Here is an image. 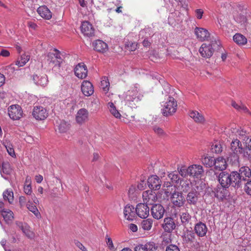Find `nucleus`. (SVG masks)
<instances>
[{
    "label": "nucleus",
    "instance_id": "f257e3e1",
    "mask_svg": "<svg viewBox=\"0 0 251 251\" xmlns=\"http://www.w3.org/2000/svg\"><path fill=\"white\" fill-rule=\"evenodd\" d=\"M251 178V169L246 166L240 168L239 171H232L230 174L222 172L218 176V180L222 187L231 186L236 189L241 188L243 181Z\"/></svg>",
    "mask_w": 251,
    "mask_h": 251
},
{
    "label": "nucleus",
    "instance_id": "f03ea898",
    "mask_svg": "<svg viewBox=\"0 0 251 251\" xmlns=\"http://www.w3.org/2000/svg\"><path fill=\"white\" fill-rule=\"evenodd\" d=\"M176 101L173 97H169L168 100L164 104V107L162 109L164 116H168L176 112L177 108Z\"/></svg>",
    "mask_w": 251,
    "mask_h": 251
},
{
    "label": "nucleus",
    "instance_id": "7ed1b4c3",
    "mask_svg": "<svg viewBox=\"0 0 251 251\" xmlns=\"http://www.w3.org/2000/svg\"><path fill=\"white\" fill-rule=\"evenodd\" d=\"M216 45L217 43L216 42H212L211 44H209L203 43L200 47L199 52L203 57L210 58L213 54L214 47Z\"/></svg>",
    "mask_w": 251,
    "mask_h": 251
},
{
    "label": "nucleus",
    "instance_id": "20e7f679",
    "mask_svg": "<svg viewBox=\"0 0 251 251\" xmlns=\"http://www.w3.org/2000/svg\"><path fill=\"white\" fill-rule=\"evenodd\" d=\"M197 189H198V186L192 188L187 195L186 201L190 205H196L199 201V199L200 198V193L197 190Z\"/></svg>",
    "mask_w": 251,
    "mask_h": 251
},
{
    "label": "nucleus",
    "instance_id": "39448f33",
    "mask_svg": "<svg viewBox=\"0 0 251 251\" xmlns=\"http://www.w3.org/2000/svg\"><path fill=\"white\" fill-rule=\"evenodd\" d=\"M23 111L19 105H12L8 108V115L13 120H17L21 118Z\"/></svg>",
    "mask_w": 251,
    "mask_h": 251
},
{
    "label": "nucleus",
    "instance_id": "423d86ee",
    "mask_svg": "<svg viewBox=\"0 0 251 251\" xmlns=\"http://www.w3.org/2000/svg\"><path fill=\"white\" fill-rule=\"evenodd\" d=\"M32 115L37 120H44L48 117V113L44 107L37 106L33 108Z\"/></svg>",
    "mask_w": 251,
    "mask_h": 251
},
{
    "label": "nucleus",
    "instance_id": "0eeeda50",
    "mask_svg": "<svg viewBox=\"0 0 251 251\" xmlns=\"http://www.w3.org/2000/svg\"><path fill=\"white\" fill-rule=\"evenodd\" d=\"M183 237V241L188 244H193L194 247L199 246V243L196 240L195 233L191 230H187L184 234Z\"/></svg>",
    "mask_w": 251,
    "mask_h": 251
},
{
    "label": "nucleus",
    "instance_id": "6e6552de",
    "mask_svg": "<svg viewBox=\"0 0 251 251\" xmlns=\"http://www.w3.org/2000/svg\"><path fill=\"white\" fill-rule=\"evenodd\" d=\"M150 208L145 203H139L136 207V215L140 218L145 219L149 215Z\"/></svg>",
    "mask_w": 251,
    "mask_h": 251
},
{
    "label": "nucleus",
    "instance_id": "1a4fd4ad",
    "mask_svg": "<svg viewBox=\"0 0 251 251\" xmlns=\"http://www.w3.org/2000/svg\"><path fill=\"white\" fill-rule=\"evenodd\" d=\"M151 211L152 217L155 219L159 220L163 218L165 209L161 204H155L152 206Z\"/></svg>",
    "mask_w": 251,
    "mask_h": 251
},
{
    "label": "nucleus",
    "instance_id": "9d476101",
    "mask_svg": "<svg viewBox=\"0 0 251 251\" xmlns=\"http://www.w3.org/2000/svg\"><path fill=\"white\" fill-rule=\"evenodd\" d=\"M161 180L156 175H152L148 179V186L151 190H159L161 187Z\"/></svg>",
    "mask_w": 251,
    "mask_h": 251
},
{
    "label": "nucleus",
    "instance_id": "9b49d317",
    "mask_svg": "<svg viewBox=\"0 0 251 251\" xmlns=\"http://www.w3.org/2000/svg\"><path fill=\"white\" fill-rule=\"evenodd\" d=\"M82 33L88 37H92L94 35L95 29L91 24L88 21H84L82 23L80 27Z\"/></svg>",
    "mask_w": 251,
    "mask_h": 251
},
{
    "label": "nucleus",
    "instance_id": "f8f14e48",
    "mask_svg": "<svg viewBox=\"0 0 251 251\" xmlns=\"http://www.w3.org/2000/svg\"><path fill=\"white\" fill-rule=\"evenodd\" d=\"M173 203L177 207H181L185 202V200L181 192H176L171 197Z\"/></svg>",
    "mask_w": 251,
    "mask_h": 251
},
{
    "label": "nucleus",
    "instance_id": "ddd939ff",
    "mask_svg": "<svg viewBox=\"0 0 251 251\" xmlns=\"http://www.w3.org/2000/svg\"><path fill=\"white\" fill-rule=\"evenodd\" d=\"M207 230L206 225L201 222H199L195 224L194 226L195 233L199 237H202L205 236Z\"/></svg>",
    "mask_w": 251,
    "mask_h": 251
},
{
    "label": "nucleus",
    "instance_id": "4468645a",
    "mask_svg": "<svg viewBox=\"0 0 251 251\" xmlns=\"http://www.w3.org/2000/svg\"><path fill=\"white\" fill-rule=\"evenodd\" d=\"M124 217L127 220L132 221L136 216V209L129 204H127L124 209Z\"/></svg>",
    "mask_w": 251,
    "mask_h": 251
},
{
    "label": "nucleus",
    "instance_id": "2eb2a0df",
    "mask_svg": "<svg viewBox=\"0 0 251 251\" xmlns=\"http://www.w3.org/2000/svg\"><path fill=\"white\" fill-rule=\"evenodd\" d=\"M75 75L81 79L84 78L87 75V67L84 63H79L75 69Z\"/></svg>",
    "mask_w": 251,
    "mask_h": 251
},
{
    "label": "nucleus",
    "instance_id": "dca6fc26",
    "mask_svg": "<svg viewBox=\"0 0 251 251\" xmlns=\"http://www.w3.org/2000/svg\"><path fill=\"white\" fill-rule=\"evenodd\" d=\"M203 170L202 167L199 165H192L188 167L189 176L196 177H200Z\"/></svg>",
    "mask_w": 251,
    "mask_h": 251
},
{
    "label": "nucleus",
    "instance_id": "f3484780",
    "mask_svg": "<svg viewBox=\"0 0 251 251\" xmlns=\"http://www.w3.org/2000/svg\"><path fill=\"white\" fill-rule=\"evenodd\" d=\"M33 80L36 85L43 87L46 86L48 82L47 75L45 74L33 75Z\"/></svg>",
    "mask_w": 251,
    "mask_h": 251
},
{
    "label": "nucleus",
    "instance_id": "a211bd4d",
    "mask_svg": "<svg viewBox=\"0 0 251 251\" xmlns=\"http://www.w3.org/2000/svg\"><path fill=\"white\" fill-rule=\"evenodd\" d=\"M195 33L197 38L201 41L208 40L209 37V33L205 28L196 27L195 29Z\"/></svg>",
    "mask_w": 251,
    "mask_h": 251
},
{
    "label": "nucleus",
    "instance_id": "6ab92c4d",
    "mask_svg": "<svg viewBox=\"0 0 251 251\" xmlns=\"http://www.w3.org/2000/svg\"><path fill=\"white\" fill-rule=\"evenodd\" d=\"M81 91L85 96L89 97L94 93L93 85L88 81H83L81 86Z\"/></svg>",
    "mask_w": 251,
    "mask_h": 251
},
{
    "label": "nucleus",
    "instance_id": "aec40b11",
    "mask_svg": "<svg viewBox=\"0 0 251 251\" xmlns=\"http://www.w3.org/2000/svg\"><path fill=\"white\" fill-rule=\"evenodd\" d=\"M143 198L144 202H146L147 205H152L157 200L156 194L152 191L144 192L143 193Z\"/></svg>",
    "mask_w": 251,
    "mask_h": 251
},
{
    "label": "nucleus",
    "instance_id": "412c9836",
    "mask_svg": "<svg viewBox=\"0 0 251 251\" xmlns=\"http://www.w3.org/2000/svg\"><path fill=\"white\" fill-rule=\"evenodd\" d=\"M88 119V112L85 108L79 109L76 114L75 119L77 123L81 124Z\"/></svg>",
    "mask_w": 251,
    "mask_h": 251
},
{
    "label": "nucleus",
    "instance_id": "4be33fe9",
    "mask_svg": "<svg viewBox=\"0 0 251 251\" xmlns=\"http://www.w3.org/2000/svg\"><path fill=\"white\" fill-rule=\"evenodd\" d=\"M230 149L232 152L241 153L244 148L239 139L233 138L230 143Z\"/></svg>",
    "mask_w": 251,
    "mask_h": 251
},
{
    "label": "nucleus",
    "instance_id": "5701e85b",
    "mask_svg": "<svg viewBox=\"0 0 251 251\" xmlns=\"http://www.w3.org/2000/svg\"><path fill=\"white\" fill-rule=\"evenodd\" d=\"M162 227L166 232H171L176 227V225L173 218L171 217L165 218Z\"/></svg>",
    "mask_w": 251,
    "mask_h": 251
},
{
    "label": "nucleus",
    "instance_id": "b1692460",
    "mask_svg": "<svg viewBox=\"0 0 251 251\" xmlns=\"http://www.w3.org/2000/svg\"><path fill=\"white\" fill-rule=\"evenodd\" d=\"M214 165L216 170L223 171L226 169L227 164L224 157H218L215 160Z\"/></svg>",
    "mask_w": 251,
    "mask_h": 251
},
{
    "label": "nucleus",
    "instance_id": "393cba45",
    "mask_svg": "<svg viewBox=\"0 0 251 251\" xmlns=\"http://www.w3.org/2000/svg\"><path fill=\"white\" fill-rule=\"evenodd\" d=\"M94 49L97 51L103 52L108 49L106 43L100 40H97L93 43Z\"/></svg>",
    "mask_w": 251,
    "mask_h": 251
},
{
    "label": "nucleus",
    "instance_id": "a878e982",
    "mask_svg": "<svg viewBox=\"0 0 251 251\" xmlns=\"http://www.w3.org/2000/svg\"><path fill=\"white\" fill-rule=\"evenodd\" d=\"M47 60L50 67L57 69L60 68V64L62 62L61 60L55 58V56L53 55V53H49L48 54Z\"/></svg>",
    "mask_w": 251,
    "mask_h": 251
},
{
    "label": "nucleus",
    "instance_id": "bb28decb",
    "mask_svg": "<svg viewBox=\"0 0 251 251\" xmlns=\"http://www.w3.org/2000/svg\"><path fill=\"white\" fill-rule=\"evenodd\" d=\"M180 218L181 223L183 226H187L192 225V217L188 211L180 213Z\"/></svg>",
    "mask_w": 251,
    "mask_h": 251
},
{
    "label": "nucleus",
    "instance_id": "cd10ccee",
    "mask_svg": "<svg viewBox=\"0 0 251 251\" xmlns=\"http://www.w3.org/2000/svg\"><path fill=\"white\" fill-rule=\"evenodd\" d=\"M37 11L42 18L45 19L49 20L52 17L51 12L46 6H40Z\"/></svg>",
    "mask_w": 251,
    "mask_h": 251
},
{
    "label": "nucleus",
    "instance_id": "c85d7f7f",
    "mask_svg": "<svg viewBox=\"0 0 251 251\" xmlns=\"http://www.w3.org/2000/svg\"><path fill=\"white\" fill-rule=\"evenodd\" d=\"M1 215L5 223L10 224L14 220V214L12 211L8 209H3L1 211Z\"/></svg>",
    "mask_w": 251,
    "mask_h": 251
},
{
    "label": "nucleus",
    "instance_id": "c756f323",
    "mask_svg": "<svg viewBox=\"0 0 251 251\" xmlns=\"http://www.w3.org/2000/svg\"><path fill=\"white\" fill-rule=\"evenodd\" d=\"M229 164L235 167H239V155L237 153L232 152L227 158Z\"/></svg>",
    "mask_w": 251,
    "mask_h": 251
},
{
    "label": "nucleus",
    "instance_id": "7c9ffc66",
    "mask_svg": "<svg viewBox=\"0 0 251 251\" xmlns=\"http://www.w3.org/2000/svg\"><path fill=\"white\" fill-rule=\"evenodd\" d=\"M189 115L196 123H203L204 122L203 116L198 111H192L190 112Z\"/></svg>",
    "mask_w": 251,
    "mask_h": 251
},
{
    "label": "nucleus",
    "instance_id": "2f4dec72",
    "mask_svg": "<svg viewBox=\"0 0 251 251\" xmlns=\"http://www.w3.org/2000/svg\"><path fill=\"white\" fill-rule=\"evenodd\" d=\"M233 41L238 45H243L247 43V38L240 33H236L233 37Z\"/></svg>",
    "mask_w": 251,
    "mask_h": 251
},
{
    "label": "nucleus",
    "instance_id": "473e14b6",
    "mask_svg": "<svg viewBox=\"0 0 251 251\" xmlns=\"http://www.w3.org/2000/svg\"><path fill=\"white\" fill-rule=\"evenodd\" d=\"M30 59V56L26 54H22L15 62V65L18 67H22Z\"/></svg>",
    "mask_w": 251,
    "mask_h": 251
},
{
    "label": "nucleus",
    "instance_id": "72a5a7b5",
    "mask_svg": "<svg viewBox=\"0 0 251 251\" xmlns=\"http://www.w3.org/2000/svg\"><path fill=\"white\" fill-rule=\"evenodd\" d=\"M26 206L28 209L32 212L37 218L39 219L41 217L39 210L33 203H31L30 201H28L26 204Z\"/></svg>",
    "mask_w": 251,
    "mask_h": 251
},
{
    "label": "nucleus",
    "instance_id": "f704fd0d",
    "mask_svg": "<svg viewBox=\"0 0 251 251\" xmlns=\"http://www.w3.org/2000/svg\"><path fill=\"white\" fill-rule=\"evenodd\" d=\"M215 159L210 156H203L201 158L202 164L206 167H211L214 165Z\"/></svg>",
    "mask_w": 251,
    "mask_h": 251
},
{
    "label": "nucleus",
    "instance_id": "c9c22d12",
    "mask_svg": "<svg viewBox=\"0 0 251 251\" xmlns=\"http://www.w3.org/2000/svg\"><path fill=\"white\" fill-rule=\"evenodd\" d=\"M232 133H235L237 136H238L239 138L244 141V139H246L248 136L246 131L241 129H237L236 128L232 127L231 129Z\"/></svg>",
    "mask_w": 251,
    "mask_h": 251
},
{
    "label": "nucleus",
    "instance_id": "e433bc0d",
    "mask_svg": "<svg viewBox=\"0 0 251 251\" xmlns=\"http://www.w3.org/2000/svg\"><path fill=\"white\" fill-rule=\"evenodd\" d=\"M181 183V190L182 192L186 193L190 191L192 188H193L192 183L187 180L183 181L182 182H180Z\"/></svg>",
    "mask_w": 251,
    "mask_h": 251
},
{
    "label": "nucleus",
    "instance_id": "4c0bfd02",
    "mask_svg": "<svg viewBox=\"0 0 251 251\" xmlns=\"http://www.w3.org/2000/svg\"><path fill=\"white\" fill-rule=\"evenodd\" d=\"M135 89L133 90H129L126 97V99L128 101H134L136 99V96L138 93L137 87H135Z\"/></svg>",
    "mask_w": 251,
    "mask_h": 251
},
{
    "label": "nucleus",
    "instance_id": "58836bf2",
    "mask_svg": "<svg viewBox=\"0 0 251 251\" xmlns=\"http://www.w3.org/2000/svg\"><path fill=\"white\" fill-rule=\"evenodd\" d=\"M152 220L151 219L144 220L141 225L142 228L145 230H150L152 227Z\"/></svg>",
    "mask_w": 251,
    "mask_h": 251
},
{
    "label": "nucleus",
    "instance_id": "ea45409f",
    "mask_svg": "<svg viewBox=\"0 0 251 251\" xmlns=\"http://www.w3.org/2000/svg\"><path fill=\"white\" fill-rule=\"evenodd\" d=\"M3 197L4 200H7L9 203H12L14 201L13 192L6 190L3 193Z\"/></svg>",
    "mask_w": 251,
    "mask_h": 251
},
{
    "label": "nucleus",
    "instance_id": "a19ab883",
    "mask_svg": "<svg viewBox=\"0 0 251 251\" xmlns=\"http://www.w3.org/2000/svg\"><path fill=\"white\" fill-rule=\"evenodd\" d=\"M108 108L110 113L116 118H120L121 117V114L116 109V107L114 106L112 102H109L108 104Z\"/></svg>",
    "mask_w": 251,
    "mask_h": 251
},
{
    "label": "nucleus",
    "instance_id": "79ce46f5",
    "mask_svg": "<svg viewBox=\"0 0 251 251\" xmlns=\"http://www.w3.org/2000/svg\"><path fill=\"white\" fill-rule=\"evenodd\" d=\"M69 127V124L64 121H61L58 126V130L60 133L66 132Z\"/></svg>",
    "mask_w": 251,
    "mask_h": 251
},
{
    "label": "nucleus",
    "instance_id": "37998d69",
    "mask_svg": "<svg viewBox=\"0 0 251 251\" xmlns=\"http://www.w3.org/2000/svg\"><path fill=\"white\" fill-rule=\"evenodd\" d=\"M244 190L249 196H251V178L243 181Z\"/></svg>",
    "mask_w": 251,
    "mask_h": 251
},
{
    "label": "nucleus",
    "instance_id": "c03bdc74",
    "mask_svg": "<svg viewBox=\"0 0 251 251\" xmlns=\"http://www.w3.org/2000/svg\"><path fill=\"white\" fill-rule=\"evenodd\" d=\"M169 178L173 181L176 183L181 182L179 175L176 171L172 172L168 175Z\"/></svg>",
    "mask_w": 251,
    "mask_h": 251
},
{
    "label": "nucleus",
    "instance_id": "a18cd8bd",
    "mask_svg": "<svg viewBox=\"0 0 251 251\" xmlns=\"http://www.w3.org/2000/svg\"><path fill=\"white\" fill-rule=\"evenodd\" d=\"M146 251H155L157 249V246L153 242L150 241L144 245Z\"/></svg>",
    "mask_w": 251,
    "mask_h": 251
},
{
    "label": "nucleus",
    "instance_id": "49530a36",
    "mask_svg": "<svg viewBox=\"0 0 251 251\" xmlns=\"http://www.w3.org/2000/svg\"><path fill=\"white\" fill-rule=\"evenodd\" d=\"M110 83L107 77L102 78L100 82V87L104 91H107L109 90Z\"/></svg>",
    "mask_w": 251,
    "mask_h": 251
},
{
    "label": "nucleus",
    "instance_id": "de8ad7c7",
    "mask_svg": "<svg viewBox=\"0 0 251 251\" xmlns=\"http://www.w3.org/2000/svg\"><path fill=\"white\" fill-rule=\"evenodd\" d=\"M22 232L28 238L32 239L34 237V232L29 229V226L28 225L25 226Z\"/></svg>",
    "mask_w": 251,
    "mask_h": 251
},
{
    "label": "nucleus",
    "instance_id": "09e8293b",
    "mask_svg": "<svg viewBox=\"0 0 251 251\" xmlns=\"http://www.w3.org/2000/svg\"><path fill=\"white\" fill-rule=\"evenodd\" d=\"M163 190L167 197H171L174 193L176 192V187L174 185L165 188Z\"/></svg>",
    "mask_w": 251,
    "mask_h": 251
},
{
    "label": "nucleus",
    "instance_id": "8fccbe9b",
    "mask_svg": "<svg viewBox=\"0 0 251 251\" xmlns=\"http://www.w3.org/2000/svg\"><path fill=\"white\" fill-rule=\"evenodd\" d=\"M232 106L239 111H243L244 112H247L248 109L243 104H241L240 105L238 104L235 101H232L231 103Z\"/></svg>",
    "mask_w": 251,
    "mask_h": 251
},
{
    "label": "nucleus",
    "instance_id": "3c124183",
    "mask_svg": "<svg viewBox=\"0 0 251 251\" xmlns=\"http://www.w3.org/2000/svg\"><path fill=\"white\" fill-rule=\"evenodd\" d=\"M243 156L251 162V149L244 148L242 153Z\"/></svg>",
    "mask_w": 251,
    "mask_h": 251
},
{
    "label": "nucleus",
    "instance_id": "603ef678",
    "mask_svg": "<svg viewBox=\"0 0 251 251\" xmlns=\"http://www.w3.org/2000/svg\"><path fill=\"white\" fill-rule=\"evenodd\" d=\"M178 171L180 175L182 177H185L189 176V172H188V168H186L185 166H181L180 168H178Z\"/></svg>",
    "mask_w": 251,
    "mask_h": 251
},
{
    "label": "nucleus",
    "instance_id": "864d4df0",
    "mask_svg": "<svg viewBox=\"0 0 251 251\" xmlns=\"http://www.w3.org/2000/svg\"><path fill=\"white\" fill-rule=\"evenodd\" d=\"M106 243L109 248V249L111 251H114L115 250V247L113 245L112 240L111 238L109 237L108 235L106 236L105 237Z\"/></svg>",
    "mask_w": 251,
    "mask_h": 251
},
{
    "label": "nucleus",
    "instance_id": "5fc2aeb1",
    "mask_svg": "<svg viewBox=\"0 0 251 251\" xmlns=\"http://www.w3.org/2000/svg\"><path fill=\"white\" fill-rule=\"evenodd\" d=\"M211 150L212 152L218 153L222 151V147L220 144L216 143L211 146Z\"/></svg>",
    "mask_w": 251,
    "mask_h": 251
},
{
    "label": "nucleus",
    "instance_id": "6e6d98bb",
    "mask_svg": "<svg viewBox=\"0 0 251 251\" xmlns=\"http://www.w3.org/2000/svg\"><path fill=\"white\" fill-rule=\"evenodd\" d=\"M136 188L134 186H131L128 190V195L129 198H133L135 196Z\"/></svg>",
    "mask_w": 251,
    "mask_h": 251
},
{
    "label": "nucleus",
    "instance_id": "4d7b16f0",
    "mask_svg": "<svg viewBox=\"0 0 251 251\" xmlns=\"http://www.w3.org/2000/svg\"><path fill=\"white\" fill-rule=\"evenodd\" d=\"M153 130L154 132L156 134H158L159 136H163L165 134L163 130L161 128H160L157 126H153Z\"/></svg>",
    "mask_w": 251,
    "mask_h": 251
},
{
    "label": "nucleus",
    "instance_id": "13d9d810",
    "mask_svg": "<svg viewBox=\"0 0 251 251\" xmlns=\"http://www.w3.org/2000/svg\"><path fill=\"white\" fill-rule=\"evenodd\" d=\"M172 240L171 239L170 235H164L163 237L162 245H166L168 244L171 243Z\"/></svg>",
    "mask_w": 251,
    "mask_h": 251
},
{
    "label": "nucleus",
    "instance_id": "bf43d9fd",
    "mask_svg": "<svg viewBox=\"0 0 251 251\" xmlns=\"http://www.w3.org/2000/svg\"><path fill=\"white\" fill-rule=\"evenodd\" d=\"M5 147L6 149V150H7L8 154L10 156H11L12 157H13L14 156H15L14 150L11 145L7 144L6 145H5Z\"/></svg>",
    "mask_w": 251,
    "mask_h": 251
},
{
    "label": "nucleus",
    "instance_id": "052dcab7",
    "mask_svg": "<svg viewBox=\"0 0 251 251\" xmlns=\"http://www.w3.org/2000/svg\"><path fill=\"white\" fill-rule=\"evenodd\" d=\"M243 142L246 145L245 148L251 149V137L248 136L245 139H244Z\"/></svg>",
    "mask_w": 251,
    "mask_h": 251
},
{
    "label": "nucleus",
    "instance_id": "680f3d73",
    "mask_svg": "<svg viewBox=\"0 0 251 251\" xmlns=\"http://www.w3.org/2000/svg\"><path fill=\"white\" fill-rule=\"evenodd\" d=\"M25 193L27 194L30 195L32 193V188L31 185H25L24 187Z\"/></svg>",
    "mask_w": 251,
    "mask_h": 251
},
{
    "label": "nucleus",
    "instance_id": "e2e57ef3",
    "mask_svg": "<svg viewBox=\"0 0 251 251\" xmlns=\"http://www.w3.org/2000/svg\"><path fill=\"white\" fill-rule=\"evenodd\" d=\"M166 251H180L179 248L176 245H170L166 248Z\"/></svg>",
    "mask_w": 251,
    "mask_h": 251
},
{
    "label": "nucleus",
    "instance_id": "0e129e2a",
    "mask_svg": "<svg viewBox=\"0 0 251 251\" xmlns=\"http://www.w3.org/2000/svg\"><path fill=\"white\" fill-rule=\"evenodd\" d=\"M137 44L136 43H129L127 45V48L131 51H134L137 49Z\"/></svg>",
    "mask_w": 251,
    "mask_h": 251
},
{
    "label": "nucleus",
    "instance_id": "69168bd1",
    "mask_svg": "<svg viewBox=\"0 0 251 251\" xmlns=\"http://www.w3.org/2000/svg\"><path fill=\"white\" fill-rule=\"evenodd\" d=\"M145 247L144 246V244H139L136 246L134 249V251H146Z\"/></svg>",
    "mask_w": 251,
    "mask_h": 251
},
{
    "label": "nucleus",
    "instance_id": "338daca9",
    "mask_svg": "<svg viewBox=\"0 0 251 251\" xmlns=\"http://www.w3.org/2000/svg\"><path fill=\"white\" fill-rule=\"evenodd\" d=\"M203 11L201 9H198L196 10V15L198 19H201L203 15Z\"/></svg>",
    "mask_w": 251,
    "mask_h": 251
},
{
    "label": "nucleus",
    "instance_id": "774afa93",
    "mask_svg": "<svg viewBox=\"0 0 251 251\" xmlns=\"http://www.w3.org/2000/svg\"><path fill=\"white\" fill-rule=\"evenodd\" d=\"M75 244L79 249H80L82 251H86V248L79 242L75 241Z\"/></svg>",
    "mask_w": 251,
    "mask_h": 251
}]
</instances>
